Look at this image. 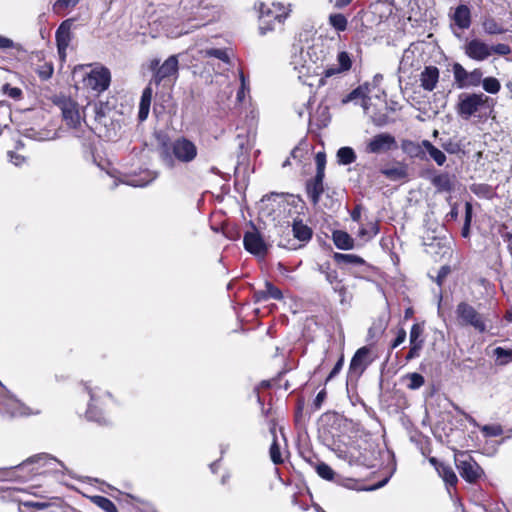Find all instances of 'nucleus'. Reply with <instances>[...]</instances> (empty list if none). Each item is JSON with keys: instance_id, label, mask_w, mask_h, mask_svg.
I'll list each match as a JSON object with an SVG mask.
<instances>
[{"instance_id": "45", "label": "nucleus", "mask_w": 512, "mask_h": 512, "mask_svg": "<svg viewBox=\"0 0 512 512\" xmlns=\"http://www.w3.org/2000/svg\"><path fill=\"white\" fill-rule=\"evenodd\" d=\"M315 470L322 479L327 481L334 480L335 472L328 464L319 462L315 464Z\"/></svg>"}, {"instance_id": "58", "label": "nucleus", "mask_w": 512, "mask_h": 512, "mask_svg": "<svg viewBox=\"0 0 512 512\" xmlns=\"http://www.w3.org/2000/svg\"><path fill=\"white\" fill-rule=\"evenodd\" d=\"M406 336H407L406 330L403 327H400L397 330L396 337L390 343V350H394L398 346H400L405 341Z\"/></svg>"}, {"instance_id": "55", "label": "nucleus", "mask_w": 512, "mask_h": 512, "mask_svg": "<svg viewBox=\"0 0 512 512\" xmlns=\"http://www.w3.org/2000/svg\"><path fill=\"white\" fill-rule=\"evenodd\" d=\"M316 163V173L320 175H325L326 168V154L324 152H318L315 156Z\"/></svg>"}, {"instance_id": "34", "label": "nucleus", "mask_w": 512, "mask_h": 512, "mask_svg": "<svg viewBox=\"0 0 512 512\" xmlns=\"http://www.w3.org/2000/svg\"><path fill=\"white\" fill-rule=\"evenodd\" d=\"M425 154L428 153L430 158L435 161L438 166H443L446 162V155L443 151L434 146L429 140H423Z\"/></svg>"}, {"instance_id": "59", "label": "nucleus", "mask_w": 512, "mask_h": 512, "mask_svg": "<svg viewBox=\"0 0 512 512\" xmlns=\"http://www.w3.org/2000/svg\"><path fill=\"white\" fill-rule=\"evenodd\" d=\"M491 53H495L501 56L509 55L512 51L510 45L504 43H498L490 47Z\"/></svg>"}, {"instance_id": "31", "label": "nucleus", "mask_w": 512, "mask_h": 512, "mask_svg": "<svg viewBox=\"0 0 512 512\" xmlns=\"http://www.w3.org/2000/svg\"><path fill=\"white\" fill-rule=\"evenodd\" d=\"M334 245L341 250H350L354 248L355 242L349 233L343 230H335L332 233Z\"/></svg>"}, {"instance_id": "44", "label": "nucleus", "mask_w": 512, "mask_h": 512, "mask_svg": "<svg viewBox=\"0 0 512 512\" xmlns=\"http://www.w3.org/2000/svg\"><path fill=\"white\" fill-rule=\"evenodd\" d=\"M472 216H473V206L470 202L465 203V219L464 224L461 230V235L464 238H467L470 234V226L472 222Z\"/></svg>"}, {"instance_id": "20", "label": "nucleus", "mask_w": 512, "mask_h": 512, "mask_svg": "<svg viewBox=\"0 0 512 512\" xmlns=\"http://www.w3.org/2000/svg\"><path fill=\"white\" fill-rule=\"evenodd\" d=\"M465 54L476 61H483L491 55L490 47L479 39H472L465 45Z\"/></svg>"}, {"instance_id": "32", "label": "nucleus", "mask_w": 512, "mask_h": 512, "mask_svg": "<svg viewBox=\"0 0 512 512\" xmlns=\"http://www.w3.org/2000/svg\"><path fill=\"white\" fill-rule=\"evenodd\" d=\"M35 57L38 59L39 62H42L34 69L35 73L42 81L49 80L54 73L53 63L51 61H44V56L42 52L35 53Z\"/></svg>"}, {"instance_id": "54", "label": "nucleus", "mask_w": 512, "mask_h": 512, "mask_svg": "<svg viewBox=\"0 0 512 512\" xmlns=\"http://www.w3.org/2000/svg\"><path fill=\"white\" fill-rule=\"evenodd\" d=\"M482 71L479 68L468 72L467 87H476L482 82Z\"/></svg>"}, {"instance_id": "63", "label": "nucleus", "mask_w": 512, "mask_h": 512, "mask_svg": "<svg viewBox=\"0 0 512 512\" xmlns=\"http://www.w3.org/2000/svg\"><path fill=\"white\" fill-rule=\"evenodd\" d=\"M260 405H261L262 414H263V416H264V417H265V419H266L267 426L269 427V420H270L271 418H274V419L276 420V417H275V411H274V409H273V407H272L271 403H269L268 408H265V407H264V403H263V402H262V404H260Z\"/></svg>"}, {"instance_id": "14", "label": "nucleus", "mask_w": 512, "mask_h": 512, "mask_svg": "<svg viewBox=\"0 0 512 512\" xmlns=\"http://www.w3.org/2000/svg\"><path fill=\"white\" fill-rule=\"evenodd\" d=\"M424 330V323H414L412 325L409 335L410 348L405 356L407 362L420 356L425 343Z\"/></svg>"}, {"instance_id": "53", "label": "nucleus", "mask_w": 512, "mask_h": 512, "mask_svg": "<svg viewBox=\"0 0 512 512\" xmlns=\"http://www.w3.org/2000/svg\"><path fill=\"white\" fill-rule=\"evenodd\" d=\"M336 294H338L340 298V303L342 305L349 304L352 300V294L349 293L348 286L344 284H341V286L335 288L333 290Z\"/></svg>"}, {"instance_id": "37", "label": "nucleus", "mask_w": 512, "mask_h": 512, "mask_svg": "<svg viewBox=\"0 0 512 512\" xmlns=\"http://www.w3.org/2000/svg\"><path fill=\"white\" fill-rule=\"evenodd\" d=\"M380 231V225L378 221L367 223L366 226L361 227L358 231V237L365 241H369L374 238Z\"/></svg>"}, {"instance_id": "41", "label": "nucleus", "mask_w": 512, "mask_h": 512, "mask_svg": "<svg viewBox=\"0 0 512 512\" xmlns=\"http://www.w3.org/2000/svg\"><path fill=\"white\" fill-rule=\"evenodd\" d=\"M328 21L330 26L333 27L337 32H343L347 29L348 20L342 13L330 14Z\"/></svg>"}, {"instance_id": "27", "label": "nucleus", "mask_w": 512, "mask_h": 512, "mask_svg": "<svg viewBox=\"0 0 512 512\" xmlns=\"http://www.w3.org/2000/svg\"><path fill=\"white\" fill-rule=\"evenodd\" d=\"M318 271L325 276L326 281L331 285L333 290L341 286V284H344V280L339 277L337 270L332 268L329 261L320 264Z\"/></svg>"}, {"instance_id": "40", "label": "nucleus", "mask_w": 512, "mask_h": 512, "mask_svg": "<svg viewBox=\"0 0 512 512\" xmlns=\"http://www.w3.org/2000/svg\"><path fill=\"white\" fill-rule=\"evenodd\" d=\"M369 93V84L365 83L364 85H359L357 88L353 89L350 93H348L343 99L342 103L347 104L355 99L362 98L367 99V94Z\"/></svg>"}, {"instance_id": "38", "label": "nucleus", "mask_w": 512, "mask_h": 512, "mask_svg": "<svg viewBox=\"0 0 512 512\" xmlns=\"http://www.w3.org/2000/svg\"><path fill=\"white\" fill-rule=\"evenodd\" d=\"M452 70L457 88L467 87L468 71L459 63H454Z\"/></svg>"}, {"instance_id": "48", "label": "nucleus", "mask_w": 512, "mask_h": 512, "mask_svg": "<svg viewBox=\"0 0 512 512\" xmlns=\"http://www.w3.org/2000/svg\"><path fill=\"white\" fill-rule=\"evenodd\" d=\"M481 83L483 85V89L490 94H496L501 89L500 82L495 77H486Z\"/></svg>"}, {"instance_id": "16", "label": "nucleus", "mask_w": 512, "mask_h": 512, "mask_svg": "<svg viewBox=\"0 0 512 512\" xmlns=\"http://www.w3.org/2000/svg\"><path fill=\"white\" fill-rule=\"evenodd\" d=\"M430 183L436 189L437 193L450 194L455 190L457 177L454 173L448 171L434 170L433 176L430 178Z\"/></svg>"}, {"instance_id": "15", "label": "nucleus", "mask_w": 512, "mask_h": 512, "mask_svg": "<svg viewBox=\"0 0 512 512\" xmlns=\"http://www.w3.org/2000/svg\"><path fill=\"white\" fill-rule=\"evenodd\" d=\"M252 231L245 232L243 236V244L246 251L254 255H265L267 253V246L260 232L255 225L250 222Z\"/></svg>"}, {"instance_id": "25", "label": "nucleus", "mask_w": 512, "mask_h": 512, "mask_svg": "<svg viewBox=\"0 0 512 512\" xmlns=\"http://www.w3.org/2000/svg\"><path fill=\"white\" fill-rule=\"evenodd\" d=\"M402 151L410 158H417L420 160L425 159V148L422 142H415L412 140L404 139L401 142Z\"/></svg>"}, {"instance_id": "9", "label": "nucleus", "mask_w": 512, "mask_h": 512, "mask_svg": "<svg viewBox=\"0 0 512 512\" xmlns=\"http://www.w3.org/2000/svg\"><path fill=\"white\" fill-rule=\"evenodd\" d=\"M111 80L110 70L106 66L100 65L84 75L82 86L93 92L95 96H99L110 87Z\"/></svg>"}, {"instance_id": "50", "label": "nucleus", "mask_w": 512, "mask_h": 512, "mask_svg": "<svg viewBox=\"0 0 512 512\" xmlns=\"http://www.w3.org/2000/svg\"><path fill=\"white\" fill-rule=\"evenodd\" d=\"M204 56L217 58L227 64L230 63V58H229V55H228L226 49H220V48L206 49L204 51Z\"/></svg>"}, {"instance_id": "64", "label": "nucleus", "mask_w": 512, "mask_h": 512, "mask_svg": "<svg viewBox=\"0 0 512 512\" xmlns=\"http://www.w3.org/2000/svg\"><path fill=\"white\" fill-rule=\"evenodd\" d=\"M327 393L325 389H322L320 392H318L316 398L314 399L313 405L315 409H320L322 406V403L326 399Z\"/></svg>"}, {"instance_id": "12", "label": "nucleus", "mask_w": 512, "mask_h": 512, "mask_svg": "<svg viewBox=\"0 0 512 512\" xmlns=\"http://www.w3.org/2000/svg\"><path fill=\"white\" fill-rule=\"evenodd\" d=\"M489 97L483 93L461 94L456 105V111L464 119H469L484 107Z\"/></svg>"}, {"instance_id": "8", "label": "nucleus", "mask_w": 512, "mask_h": 512, "mask_svg": "<svg viewBox=\"0 0 512 512\" xmlns=\"http://www.w3.org/2000/svg\"><path fill=\"white\" fill-rule=\"evenodd\" d=\"M291 226L294 238H290L289 234L281 235L278 246L288 250H297L304 247L312 239L313 229L298 217L293 219Z\"/></svg>"}, {"instance_id": "1", "label": "nucleus", "mask_w": 512, "mask_h": 512, "mask_svg": "<svg viewBox=\"0 0 512 512\" xmlns=\"http://www.w3.org/2000/svg\"><path fill=\"white\" fill-rule=\"evenodd\" d=\"M64 465L55 457L41 453L29 457L13 467L12 476L20 481H28L37 475H52L62 473Z\"/></svg>"}, {"instance_id": "2", "label": "nucleus", "mask_w": 512, "mask_h": 512, "mask_svg": "<svg viewBox=\"0 0 512 512\" xmlns=\"http://www.w3.org/2000/svg\"><path fill=\"white\" fill-rule=\"evenodd\" d=\"M454 464L460 477L470 485H479L487 478L471 451L454 449Z\"/></svg>"}, {"instance_id": "35", "label": "nucleus", "mask_w": 512, "mask_h": 512, "mask_svg": "<svg viewBox=\"0 0 512 512\" xmlns=\"http://www.w3.org/2000/svg\"><path fill=\"white\" fill-rule=\"evenodd\" d=\"M333 259L337 264H353V265H364L365 260L356 254H343L335 252Z\"/></svg>"}, {"instance_id": "61", "label": "nucleus", "mask_w": 512, "mask_h": 512, "mask_svg": "<svg viewBox=\"0 0 512 512\" xmlns=\"http://www.w3.org/2000/svg\"><path fill=\"white\" fill-rule=\"evenodd\" d=\"M271 387V382L269 380H263L259 383L258 386H256L254 389H253V393L255 394L256 398H257V402L259 404H262V398L260 396V389H269Z\"/></svg>"}, {"instance_id": "23", "label": "nucleus", "mask_w": 512, "mask_h": 512, "mask_svg": "<svg viewBox=\"0 0 512 512\" xmlns=\"http://www.w3.org/2000/svg\"><path fill=\"white\" fill-rule=\"evenodd\" d=\"M52 506V503L44 497L38 500H19L18 512H42Z\"/></svg>"}, {"instance_id": "7", "label": "nucleus", "mask_w": 512, "mask_h": 512, "mask_svg": "<svg viewBox=\"0 0 512 512\" xmlns=\"http://www.w3.org/2000/svg\"><path fill=\"white\" fill-rule=\"evenodd\" d=\"M149 70L152 71V82L157 86L166 83H175L179 77V59L178 55L169 56L161 65L160 60L154 58L149 62Z\"/></svg>"}, {"instance_id": "33", "label": "nucleus", "mask_w": 512, "mask_h": 512, "mask_svg": "<svg viewBox=\"0 0 512 512\" xmlns=\"http://www.w3.org/2000/svg\"><path fill=\"white\" fill-rule=\"evenodd\" d=\"M470 191L479 198L491 200L496 197V189L487 183H473L470 185Z\"/></svg>"}, {"instance_id": "22", "label": "nucleus", "mask_w": 512, "mask_h": 512, "mask_svg": "<svg viewBox=\"0 0 512 512\" xmlns=\"http://www.w3.org/2000/svg\"><path fill=\"white\" fill-rule=\"evenodd\" d=\"M440 71L434 65L425 66L419 75L420 86L426 91H433L439 81Z\"/></svg>"}, {"instance_id": "24", "label": "nucleus", "mask_w": 512, "mask_h": 512, "mask_svg": "<svg viewBox=\"0 0 512 512\" xmlns=\"http://www.w3.org/2000/svg\"><path fill=\"white\" fill-rule=\"evenodd\" d=\"M437 473L444 481L449 494H452V492L457 491V485L459 480L453 468L449 464L445 463L443 466H440V468H438Z\"/></svg>"}, {"instance_id": "4", "label": "nucleus", "mask_w": 512, "mask_h": 512, "mask_svg": "<svg viewBox=\"0 0 512 512\" xmlns=\"http://www.w3.org/2000/svg\"><path fill=\"white\" fill-rule=\"evenodd\" d=\"M197 155L198 148L196 144L184 136L176 138L169 145L164 144L161 150L163 161L170 166L173 165L174 160L184 164L190 163L196 159Z\"/></svg>"}, {"instance_id": "21", "label": "nucleus", "mask_w": 512, "mask_h": 512, "mask_svg": "<svg viewBox=\"0 0 512 512\" xmlns=\"http://www.w3.org/2000/svg\"><path fill=\"white\" fill-rule=\"evenodd\" d=\"M253 300L255 303L268 301L269 299L282 300V291L270 281H265L264 288L253 290Z\"/></svg>"}, {"instance_id": "18", "label": "nucleus", "mask_w": 512, "mask_h": 512, "mask_svg": "<svg viewBox=\"0 0 512 512\" xmlns=\"http://www.w3.org/2000/svg\"><path fill=\"white\" fill-rule=\"evenodd\" d=\"M324 178L325 175L315 174L314 177L308 179L305 183L306 195L314 206L320 203L321 197L326 189L324 187Z\"/></svg>"}, {"instance_id": "6", "label": "nucleus", "mask_w": 512, "mask_h": 512, "mask_svg": "<svg viewBox=\"0 0 512 512\" xmlns=\"http://www.w3.org/2000/svg\"><path fill=\"white\" fill-rule=\"evenodd\" d=\"M290 10L281 3L259 4V31L265 35L275 28V24H282L289 16Z\"/></svg>"}, {"instance_id": "60", "label": "nucleus", "mask_w": 512, "mask_h": 512, "mask_svg": "<svg viewBox=\"0 0 512 512\" xmlns=\"http://www.w3.org/2000/svg\"><path fill=\"white\" fill-rule=\"evenodd\" d=\"M224 234L230 240H238L241 237V231L238 226L225 227Z\"/></svg>"}, {"instance_id": "39", "label": "nucleus", "mask_w": 512, "mask_h": 512, "mask_svg": "<svg viewBox=\"0 0 512 512\" xmlns=\"http://www.w3.org/2000/svg\"><path fill=\"white\" fill-rule=\"evenodd\" d=\"M337 161L341 165H349L355 162L356 160V153L355 151L348 146L341 147L337 151Z\"/></svg>"}, {"instance_id": "42", "label": "nucleus", "mask_w": 512, "mask_h": 512, "mask_svg": "<svg viewBox=\"0 0 512 512\" xmlns=\"http://www.w3.org/2000/svg\"><path fill=\"white\" fill-rule=\"evenodd\" d=\"M91 502L105 512H118L116 505L107 497L101 495L92 496Z\"/></svg>"}, {"instance_id": "11", "label": "nucleus", "mask_w": 512, "mask_h": 512, "mask_svg": "<svg viewBox=\"0 0 512 512\" xmlns=\"http://www.w3.org/2000/svg\"><path fill=\"white\" fill-rule=\"evenodd\" d=\"M54 104L61 110L63 121L70 128H78L84 120L77 101L65 95L56 96Z\"/></svg>"}, {"instance_id": "46", "label": "nucleus", "mask_w": 512, "mask_h": 512, "mask_svg": "<svg viewBox=\"0 0 512 512\" xmlns=\"http://www.w3.org/2000/svg\"><path fill=\"white\" fill-rule=\"evenodd\" d=\"M405 379L409 380V383H407V388L410 390L419 389L425 383L423 375L417 372L406 374Z\"/></svg>"}, {"instance_id": "62", "label": "nucleus", "mask_w": 512, "mask_h": 512, "mask_svg": "<svg viewBox=\"0 0 512 512\" xmlns=\"http://www.w3.org/2000/svg\"><path fill=\"white\" fill-rule=\"evenodd\" d=\"M451 272V269L448 265H444L442 266L438 273H437V277H436V283L439 285V286H442L444 280L446 279V277L448 276V274Z\"/></svg>"}, {"instance_id": "52", "label": "nucleus", "mask_w": 512, "mask_h": 512, "mask_svg": "<svg viewBox=\"0 0 512 512\" xmlns=\"http://www.w3.org/2000/svg\"><path fill=\"white\" fill-rule=\"evenodd\" d=\"M80 0H57L53 5L56 14H62L68 8L75 7Z\"/></svg>"}, {"instance_id": "19", "label": "nucleus", "mask_w": 512, "mask_h": 512, "mask_svg": "<svg viewBox=\"0 0 512 512\" xmlns=\"http://www.w3.org/2000/svg\"><path fill=\"white\" fill-rule=\"evenodd\" d=\"M449 16L453 24L460 30H466L471 26V9L467 4H459Z\"/></svg>"}, {"instance_id": "3", "label": "nucleus", "mask_w": 512, "mask_h": 512, "mask_svg": "<svg viewBox=\"0 0 512 512\" xmlns=\"http://www.w3.org/2000/svg\"><path fill=\"white\" fill-rule=\"evenodd\" d=\"M84 390L88 393L90 399L85 416L89 421L99 424L107 423L108 404L111 394L97 386H91L90 382L83 383Z\"/></svg>"}, {"instance_id": "49", "label": "nucleus", "mask_w": 512, "mask_h": 512, "mask_svg": "<svg viewBox=\"0 0 512 512\" xmlns=\"http://www.w3.org/2000/svg\"><path fill=\"white\" fill-rule=\"evenodd\" d=\"M441 147L449 154H459L462 152V144L454 138H449L442 142Z\"/></svg>"}, {"instance_id": "10", "label": "nucleus", "mask_w": 512, "mask_h": 512, "mask_svg": "<svg viewBox=\"0 0 512 512\" xmlns=\"http://www.w3.org/2000/svg\"><path fill=\"white\" fill-rule=\"evenodd\" d=\"M373 361L374 357L372 356V350L370 347L363 346L357 349L349 364L347 382H358Z\"/></svg>"}, {"instance_id": "28", "label": "nucleus", "mask_w": 512, "mask_h": 512, "mask_svg": "<svg viewBox=\"0 0 512 512\" xmlns=\"http://www.w3.org/2000/svg\"><path fill=\"white\" fill-rule=\"evenodd\" d=\"M153 96V89L150 85L146 86L142 91L139 103L138 120L145 121L149 115L151 101Z\"/></svg>"}, {"instance_id": "5", "label": "nucleus", "mask_w": 512, "mask_h": 512, "mask_svg": "<svg viewBox=\"0 0 512 512\" xmlns=\"http://www.w3.org/2000/svg\"><path fill=\"white\" fill-rule=\"evenodd\" d=\"M455 319L459 327H471L480 334L485 333L488 328L486 317L467 301L456 305Z\"/></svg>"}, {"instance_id": "36", "label": "nucleus", "mask_w": 512, "mask_h": 512, "mask_svg": "<svg viewBox=\"0 0 512 512\" xmlns=\"http://www.w3.org/2000/svg\"><path fill=\"white\" fill-rule=\"evenodd\" d=\"M492 355L495 357V364L497 366H506L512 362V349L496 347Z\"/></svg>"}, {"instance_id": "57", "label": "nucleus", "mask_w": 512, "mask_h": 512, "mask_svg": "<svg viewBox=\"0 0 512 512\" xmlns=\"http://www.w3.org/2000/svg\"><path fill=\"white\" fill-rule=\"evenodd\" d=\"M3 92L14 100H19L22 97V90L18 87H13L9 83L3 86Z\"/></svg>"}, {"instance_id": "56", "label": "nucleus", "mask_w": 512, "mask_h": 512, "mask_svg": "<svg viewBox=\"0 0 512 512\" xmlns=\"http://www.w3.org/2000/svg\"><path fill=\"white\" fill-rule=\"evenodd\" d=\"M344 365V355L341 354L337 362L335 363L334 367L328 374V376L325 379V384H327L329 381H331L334 377H336L340 371L342 370Z\"/></svg>"}, {"instance_id": "13", "label": "nucleus", "mask_w": 512, "mask_h": 512, "mask_svg": "<svg viewBox=\"0 0 512 512\" xmlns=\"http://www.w3.org/2000/svg\"><path fill=\"white\" fill-rule=\"evenodd\" d=\"M397 147V141L393 135L390 133H379L366 143L365 152L369 154H382Z\"/></svg>"}, {"instance_id": "43", "label": "nucleus", "mask_w": 512, "mask_h": 512, "mask_svg": "<svg viewBox=\"0 0 512 512\" xmlns=\"http://www.w3.org/2000/svg\"><path fill=\"white\" fill-rule=\"evenodd\" d=\"M482 26L484 31L490 35L503 34L505 32V29L490 16L483 20Z\"/></svg>"}, {"instance_id": "17", "label": "nucleus", "mask_w": 512, "mask_h": 512, "mask_svg": "<svg viewBox=\"0 0 512 512\" xmlns=\"http://www.w3.org/2000/svg\"><path fill=\"white\" fill-rule=\"evenodd\" d=\"M73 19L64 20L55 32V40L59 56L64 59L66 57V50L71 42L72 34L71 28Z\"/></svg>"}, {"instance_id": "29", "label": "nucleus", "mask_w": 512, "mask_h": 512, "mask_svg": "<svg viewBox=\"0 0 512 512\" xmlns=\"http://www.w3.org/2000/svg\"><path fill=\"white\" fill-rule=\"evenodd\" d=\"M381 174L392 181L404 180L408 178V166L404 162H397V165L391 168L381 169Z\"/></svg>"}, {"instance_id": "51", "label": "nucleus", "mask_w": 512, "mask_h": 512, "mask_svg": "<svg viewBox=\"0 0 512 512\" xmlns=\"http://www.w3.org/2000/svg\"><path fill=\"white\" fill-rule=\"evenodd\" d=\"M480 431L484 437H498L503 434V428L499 424L483 425L480 427Z\"/></svg>"}, {"instance_id": "30", "label": "nucleus", "mask_w": 512, "mask_h": 512, "mask_svg": "<svg viewBox=\"0 0 512 512\" xmlns=\"http://www.w3.org/2000/svg\"><path fill=\"white\" fill-rule=\"evenodd\" d=\"M323 195L322 205L324 208L335 212L341 207V196L336 189L326 187Z\"/></svg>"}, {"instance_id": "47", "label": "nucleus", "mask_w": 512, "mask_h": 512, "mask_svg": "<svg viewBox=\"0 0 512 512\" xmlns=\"http://www.w3.org/2000/svg\"><path fill=\"white\" fill-rule=\"evenodd\" d=\"M338 71L347 72L352 67V59L348 52L341 51L337 55Z\"/></svg>"}, {"instance_id": "26", "label": "nucleus", "mask_w": 512, "mask_h": 512, "mask_svg": "<svg viewBox=\"0 0 512 512\" xmlns=\"http://www.w3.org/2000/svg\"><path fill=\"white\" fill-rule=\"evenodd\" d=\"M276 426H277V421H275L274 418H271L269 420V431L273 435V442L270 446L269 454H270L271 461L274 464L279 465V464H282L284 462V460L281 455L280 445L277 441Z\"/></svg>"}]
</instances>
